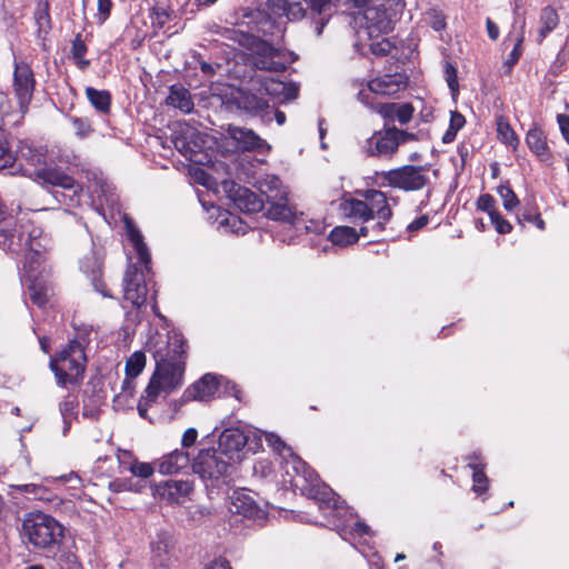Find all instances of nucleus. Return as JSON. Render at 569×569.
Instances as JSON below:
<instances>
[{
    "instance_id": "052dcab7",
    "label": "nucleus",
    "mask_w": 569,
    "mask_h": 569,
    "mask_svg": "<svg viewBox=\"0 0 569 569\" xmlns=\"http://www.w3.org/2000/svg\"><path fill=\"white\" fill-rule=\"evenodd\" d=\"M36 21L39 26V29H42L44 26L50 24V13H49V3L46 2L41 8H39L36 12Z\"/></svg>"
},
{
    "instance_id": "79ce46f5",
    "label": "nucleus",
    "mask_w": 569,
    "mask_h": 569,
    "mask_svg": "<svg viewBox=\"0 0 569 569\" xmlns=\"http://www.w3.org/2000/svg\"><path fill=\"white\" fill-rule=\"evenodd\" d=\"M469 467L472 469V480H473V491L477 493H482L488 488V478L483 472V468L470 462Z\"/></svg>"
},
{
    "instance_id": "338daca9",
    "label": "nucleus",
    "mask_w": 569,
    "mask_h": 569,
    "mask_svg": "<svg viewBox=\"0 0 569 569\" xmlns=\"http://www.w3.org/2000/svg\"><path fill=\"white\" fill-rule=\"evenodd\" d=\"M465 123H466V119L460 112H458V111L451 112L450 123H449L450 129L459 131L465 126Z\"/></svg>"
},
{
    "instance_id": "5701e85b",
    "label": "nucleus",
    "mask_w": 569,
    "mask_h": 569,
    "mask_svg": "<svg viewBox=\"0 0 569 569\" xmlns=\"http://www.w3.org/2000/svg\"><path fill=\"white\" fill-rule=\"evenodd\" d=\"M256 187L259 192L264 196L266 202L271 200H283L287 194V188L282 184V181L272 174L261 177L257 182Z\"/></svg>"
},
{
    "instance_id": "0eeeda50",
    "label": "nucleus",
    "mask_w": 569,
    "mask_h": 569,
    "mask_svg": "<svg viewBox=\"0 0 569 569\" xmlns=\"http://www.w3.org/2000/svg\"><path fill=\"white\" fill-rule=\"evenodd\" d=\"M382 186L405 191H418L430 182L428 170L422 166H403L381 173Z\"/></svg>"
},
{
    "instance_id": "7c9ffc66",
    "label": "nucleus",
    "mask_w": 569,
    "mask_h": 569,
    "mask_svg": "<svg viewBox=\"0 0 569 569\" xmlns=\"http://www.w3.org/2000/svg\"><path fill=\"white\" fill-rule=\"evenodd\" d=\"M170 548V536L167 532L158 533L157 539L151 542L152 559L156 566L166 567L168 565Z\"/></svg>"
},
{
    "instance_id": "603ef678",
    "label": "nucleus",
    "mask_w": 569,
    "mask_h": 569,
    "mask_svg": "<svg viewBox=\"0 0 569 569\" xmlns=\"http://www.w3.org/2000/svg\"><path fill=\"white\" fill-rule=\"evenodd\" d=\"M428 17H429V24L435 31H441L446 28V26H447L446 17L441 11L431 9L428 12Z\"/></svg>"
},
{
    "instance_id": "864d4df0",
    "label": "nucleus",
    "mask_w": 569,
    "mask_h": 569,
    "mask_svg": "<svg viewBox=\"0 0 569 569\" xmlns=\"http://www.w3.org/2000/svg\"><path fill=\"white\" fill-rule=\"evenodd\" d=\"M9 144H0V169L12 167L17 161L16 152L8 148Z\"/></svg>"
},
{
    "instance_id": "2f4dec72",
    "label": "nucleus",
    "mask_w": 569,
    "mask_h": 569,
    "mask_svg": "<svg viewBox=\"0 0 569 569\" xmlns=\"http://www.w3.org/2000/svg\"><path fill=\"white\" fill-rule=\"evenodd\" d=\"M237 103L240 109L250 113H258L269 107L263 97L244 90L239 91Z\"/></svg>"
},
{
    "instance_id": "8fccbe9b",
    "label": "nucleus",
    "mask_w": 569,
    "mask_h": 569,
    "mask_svg": "<svg viewBox=\"0 0 569 569\" xmlns=\"http://www.w3.org/2000/svg\"><path fill=\"white\" fill-rule=\"evenodd\" d=\"M97 7H98V13H97L98 23L102 24L109 19L112 8H113V2H112V0H97Z\"/></svg>"
},
{
    "instance_id": "69168bd1",
    "label": "nucleus",
    "mask_w": 569,
    "mask_h": 569,
    "mask_svg": "<svg viewBox=\"0 0 569 569\" xmlns=\"http://www.w3.org/2000/svg\"><path fill=\"white\" fill-rule=\"evenodd\" d=\"M198 437V431L194 428H189L183 432L181 445L183 448H189L194 445Z\"/></svg>"
},
{
    "instance_id": "3c124183",
    "label": "nucleus",
    "mask_w": 569,
    "mask_h": 569,
    "mask_svg": "<svg viewBox=\"0 0 569 569\" xmlns=\"http://www.w3.org/2000/svg\"><path fill=\"white\" fill-rule=\"evenodd\" d=\"M490 221L495 226V229L500 234L509 233L512 230V226L509 221L502 218V216L497 211L492 212Z\"/></svg>"
},
{
    "instance_id": "c03bdc74",
    "label": "nucleus",
    "mask_w": 569,
    "mask_h": 569,
    "mask_svg": "<svg viewBox=\"0 0 569 569\" xmlns=\"http://www.w3.org/2000/svg\"><path fill=\"white\" fill-rule=\"evenodd\" d=\"M497 192L502 199L503 208L506 210L511 211L519 204L518 197L509 186H499L497 188Z\"/></svg>"
},
{
    "instance_id": "c85d7f7f",
    "label": "nucleus",
    "mask_w": 569,
    "mask_h": 569,
    "mask_svg": "<svg viewBox=\"0 0 569 569\" xmlns=\"http://www.w3.org/2000/svg\"><path fill=\"white\" fill-rule=\"evenodd\" d=\"M126 228L127 234L137 251L139 261L144 266L146 271L149 272L151 258L148 248L143 242L142 234L137 228H134V226L130 221L126 222Z\"/></svg>"
},
{
    "instance_id": "4d7b16f0",
    "label": "nucleus",
    "mask_w": 569,
    "mask_h": 569,
    "mask_svg": "<svg viewBox=\"0 0 569 569\" xmlns=\"http://www.w3.org/2000/svg\"><path fill=\"white\" fill-rule=\"evenodd\" d=\"M266 441L277 452L282 453L284 450L291 451L289 447L281 440V438L272 432H264Z\"/></svg>"
},
{
    "instance_id": "bb28decb",
    "label": "nucleus",
    "mask_w": 569,
    "mask_h": 569,
    "mask_svg": "<svg viewBox=\"0 0 569 569\" xmlns=\"http://www.w3.org/2000/svg\"><path fill=\"white\" fill-rule=\"evenodd\" d=\"M560 18L557 10L552 6H546L540 11L537 42L540 44L559 24Z\"/></svg>"
},
{
    "instance_id": "e2e57ef3",
    "label": "nucleus",
    "mask_w": 569,
    "mask_h": 569,
    "mask_svg": "<svg viewBox=\"0 0 569 569\" xmlns=\"http://www.w3.org/2000/svg\"><path fill=\"white\" fill-rule=\"evenodd\" d=\"M73 127L78 137L81 139L86 138L92 131V128L88 122L78 118L73 120Z\"/></svg>"
},
{
    "instance_id": "5fc2aeb1",
    "label": "nucleus",
    "mask_w": 569,
    "mask_h": 569,
    "mask_svg": "<svg viewBox=\"0 0 569 569\" xmlns=\"http://www.w3.org/2000/svg\"><path fill=\"white\" fill-rule=\"evenodd\" d=\"M495 203H496L495 198L489 193H485L478 198L477 209L480 211L487 212L489 214V217H491L492 212H497V210L495 208Z\"/></svg>"
},
{
    "instance_id": "a211bd4d",
    "label": "nucleus",
    "mask_w": 569,
    "mask_h": 569,
    "mask_svg": "<svg viewBox=\"0 0 569 569\" xmlns=\"http://www.w3.org/2000/svg\"><path fill=\"white\" fill-rule=\"evenodd\" d=\"M36 177L43 186L50 184L53 187H61L66 190H71L73 196H79L81 192V187L76 182V180L59 171L57 169L51 168H42L36 171Z\"/></svg>"
},
{
    "instance_id": "cd10ccee",
    "label": "nucleus",
    "mask_w": 569,
    "mask_h": 569,
    "mask_svg": "<svg viewBox=\"0 0 569 569\" xmlns=\"http://www.w3.org/2000/svg\"><path fill=\"white\" fill-rule=\"evenodd\" d=\"M196 401H204L214 395L218 389L217 377L212 373H206L199 380L190 385Z\"/></svg>"
},
{
    "instance_id": "f8f14e48",
    "label": "nucleus",
    "mask_w": 569,
    "mask_h": 569,
    "mask_svg": "<svg viewBox=\"0 0 569 569\" xmlns=\"http://www.w3.org/2000/svg\"><path fill=\"white\" fill-rule=\"evenodd\" d=\"M365 26L370 38L387 34L392 31V14L390 6L382 0H376L363 11Z\"/></svg>"
},
{
    "instance_id": "412c9836",
    "label": "nucleus",
    "mask_w": 569,
    "mask_h": 569,
    "mask_svg": "<svg viewBox=\"0 0 569 569\" xmlns=\"http://www.w3.org/2000/svg\"><path fill=\"white\" fill-rule=\"evenodd\" d=\"M166 104L187 114L191 113L194 109L190 91L181 83H173L169 87V94L166 98Z\"/></svg>"
},
{
    "instance_id": "774afa93",
    "label": "nucleus",
    "mask_w": 569,
    "mask_h": 569,
    "mask_svg": "<svg viewBox=\"0 0 569 569\" xmlns=\"http://www.w3.org/2000/svg\"><path fill=\"white\" fill-rule=\"evenodd\" d=\"M557 121L560 128V131L563 136L566 142H569V116L568 114H558Z\"/></svg>"
},
{
    "instance_id": "f03ea898",
    "label": "nucleus",
    "mask_w": 569,
    "mask_h": 569,
    "mask_svg": "<svg viewBox=\"0 0 569 569\" xmlns=\"http://www.w3.org/2000/svg\"><path fill=\"white\" fill-rule=\"evenodd\" d=\"M375 1L347 0V3L356 9H366ZM340 2L341 0H267V6L274 16H284L289 21H309L316 34L321 36Z\"/></svg>"
},
{
    "instance_id": "49530a36",
    "label": "nucleus",
    "mask_w": 569,
    "mask_h": 569,
    "mask_svg": "<svg viewBox=\"0 0 569 569\" xmlns=\"http://www.w3.org/2000/svg\"><path fill=\"white\" fill-rule=\"evenodd\" d=\"M178 127V132L182 134V139L176 137L172 139V142H198L200 132L196 128L189 126L186 122L179 123Z\"/></svg>"
},
{
    "instance_id": "1a4fd4ad",
    "label": "nucleus",
    "mask_w": 569,
    "mask_h": 569,
    "mask_svg": "<svg viewBox=\"0 0 569 569\" xmlns=\"http://www.w3.org/2000/svg\"><path fill=\"white\" fill-rule=\"evenodd\" d=\"M233 462L216 448L202 449L194 458L192 469L202 479L218 480L229 473Z\"/></svg>"
},
{
    "instance_id": "37998d69",
    "label": "nucleus",
    "mask_w": 569,
    "mask_h": 569,
    "mask_svg": "<svg viewBox=\"0 0 569 569\" xmlns=\"http://www.w3.org/2000/svg\"><path fill=\"white\" fill-rule=\"evenodd\" d=\"M219 224L220 227L229 229L231 232L238 234H244L248 230V226L234 214H228L226 218L220 219Z\"/></svg>"
},
{
    "instance_id": "6e6552de",
    "label": "nucleus",
    "mask_w": 569,
    "mask_h": 569,
    "mask_svg": "<svg viewBox=\"0 0 569 569\" xmlns=\"http://www.w3.org/2000/svg\"><path fill=\"white\" fill-rule=\"evenodd\" d=\"M293 463L297 471V477L292 479L293 485L301 487L303 493L320 502L321 506L329 507L333 502V507H336L332 490L328 486L318 482V476L307 468L306 462L298 457H293Z\"/></svg>"
},
{
    "instance_id": "6e6d98bb",
    "label": "nucleus",
    "mask_w": 569,
    "mask_h": 569,
    "mask_svg": "<svg viewBox=\"0 0 569 569\" xmlns=\"http://www.w3.org/2000/svg\"><path fill=\"white\" fill-rule=\"evenodd\" d=\"M530 151L541 161L547 164L551 162L552 154L548 144H528Z\"/></svg>"
},
{
    "instance_id": "4468645a",
    "label": "nucleus",
    "mask_w": 569,
    "mask_h": 569,
    "mask_svg": "<svg viewBox=\"0 0 569 569\" xmlns=\"http://www.w3.org/2000/svg\"><path fill=\"white\" fill-rule=\"evenodd\" d=\"M282 58V50L264 40H258L252 54V64L258 70L279 73L287 69V62Z\"/></svg>"
},
{
    "instance_id": "f3484780",
    "label": "nucleus",
    "mask_w": 569,
    "mask_h": 569,
    "mask_svg": "<svg viewBox=\"0 0 569 569\" xmlns=\"http://www.w3.org/2000/svg\"><path fill=\"white\" fill-rule=\"evenodd\" d=\"M368 90L371 93L391 97L407 87V78L402 74H385L368 81Z\"/></svg>"
},
{
    "instance_id": "de8ad7c7",
    "label": "nucleus",
    "mask_w": 569,
    "mask_h": 569,
    "mask_svg": "<svg viewBox=\"0 0 569 569\" xmlns=\"http://www.w3.org/2000/svg\"><path fill=\"white\" fill-rule=\"evenodd\" d=\"M393 48L395 44L387 38H382L369 44L370 52L376 57H386Z\"/></svg>"
},
{
    "instance_id": "09e8293b",
    "label": "nucleus",
    "mask_w": 569,
    "mask_h": 569,
    "mask_svg": "<svg viewBox=\"0 0 569 569\" xmlns=\"http://www.w3.org/2000/svg\"><path fill=\"white\" fill-rule=\"evenodd\" d=\"M192 389L189 386L181 395L180 398L171 400L169 403L170 409L176 413L178 412L186 403L190 401H196V398L192 393Z\"/></svg>"
},
{
    "instance_id": "58836bf2",
    "label": "nucleus",
    "mask_w": 569,
    "mask_h": 569,
    "mask_svg": "<svg viewBox=\"0 0 569 569\" xmlns=\"http://www.w3.org/2000/svg\"><path fill=\"white\" fill-rule=\"evenodd\" d=\"M496 124L497 138L500 142H518L517 134L515 133L513 129L509 123V120L506 117H497Z\"/></svg>"
},
{
    "instance_id": "7ed1b4c3",
    "label": "nucleus",
    "mask_w": 569,
    "mask_h": 569,
    "mask_svg": "<svg viewBox=\"0 0 569 569\" xmlns=\"http://www.w3.org/2000/svg\"><path fill=\"white\" fill-rule=\"evenodd\" d=\"M358 100L385 120L383 130L375 132L368 142H406L417 139L416 134L392 124L395 121L407 124L412 120L415 107L410 102H375L363 90L358 92Z\"/></svg>"
},
{
    "instance_id": "aec40b11",
    "label": "nucleus",
    "mask_w": 569,
    "mask_h": 569,
    "mask_svg": "<svg viewBox=\"0 0 569 569\" xmlns=\"http://www.w3.org/2000/svg\"><path fill=\"white\" fill-rule=\"evenodd\" d=\"M362 197L366 199V202L369 204L370 210V220L375 217L378 220L389 221L392 217V210L388 204V200L386 194L376 189H369L363 191Z\"/></svg>"
},
{
    "instance_id": "bf43d9fd",
    "label": "nucleus",
    "mask_w": 569,
    "mask_h": 569,
    "mask_svg": "<svg viewBox=\"0 0 569 569\" xmlns=\"http://www.w3.org/2000/svg\"><path fill=\"white\" fill-rule=\"evenodd\" d=\"M130 470L132 475L140 477L142 479H147L153 473V468L151 467V465L146 462L133 463Z\"/></svg>"
},
{
    "instance_id": "6ab92c4d",
    "label": "nucleus",
    "mask_w": 569,
    "mask_h": 569,
    "mask_svg": "<svg viewBox=\"0 0 569 569\" xmlns=\"http://www.w3.org/2000/svg\"><path fill=\"white\" fill-rule=\"evenodd\" d=\"M229 511L233 515H240L248 519H258L263 517V510L258 506L254 499L246 492H234L232 495Z\"/></svg>"
},
{
    "instance_id": "39448f33",
    "label": "nucleus",
    "mask_w": 569,
    "mask_h": 569,
    "mask_svg": "<svg viewBox=\"0 0 569 569\" xmlns=\"http://www.w3.org/2000/svg\"><path fill=\"white\" fill-rule=\"evenodd\" d=\"M63 526L52 516L32 511L22 520L21 535L36 550L52 551L63 539Z\"/></svg>"
},
{
    "instance_id": "20e7f679",
    "label": "nucleus",
    "mask_w": 569,
    "mask_h": 569,
    "mask_svg": "<svg viewBox=\"0 0 569 569\" xmlns=\"http://www.w3.org/2000/svg\"><path fill=\"white\" fill-rule=\"evenodd\" d=\"M88 359L86 347L78 339L70 340L61 350L50 357L49 369L60 388L80 387L84 379Z\"/></svg>"
},
{
    "instance_id": "ea45409f",
    "label": "nucleus",
    "mask_w": 569,
    "mask_h": 569,
    "mask_svg": "<svg viewBox=\"0 0 569 569\" xmlns=\"http://www.w3.org/2000/svg\"><path fill=\"white\" fill-rule=\"evenodd\" d=\"M228 132L233 142H266L250 129L230 126Z\"/></svg>"
},
{
    "instance_id": "e433bc0d",
    "label": "nucleus",
    "mask_w": 569,
    "mask_h": 569,
    "mask_svg": "<svg viewBox=\"0 0 569 569\" xmlns=\"http://www.w3.org/2000/svg\"><path fill=\"white\" fill-rule=\"evenodd\" d=\"M21 158L32 166H40L46 162V144H22Z\"/></svg>"
},
{
    "instance_id": "0e129e2a",
    "label": "nucleus",
    "mask_w": 569,
    "mask_h": 569,
    "mask_svg": "<svg viewBox=\"0 0 569 569\" xmlns=\"http://www.w3.org/2000/svg\"><path fill=\"white\" fill-rule=\"evenodd\" d=\"M109 488L113 492H122L131 490V480L129 479H114L109 483Z\"/></svg>"
},
{
    "instance_id": "680f3d73",
    "label": "nucleus",
    "mask_w": 569,
    "mask_h": 569,
    "mask_svg": "<svg viewBox=\"0 0 569 569\" xmlns=\"http://www.w3.org/2000/svg\"><path fill=\"white\" fill-rule=\"evenodd\" d=\"M34 499L41 500V501H48L51 502L54 500L56 496L52 491H50L47 487L43 485H38L37 490L34 491Z\"/></svg>"
},
{
    "instance_id": "a18cd8bd",
    "label": "nucleus",
    "mask_w": 569,
    "mask_h": 569,
    "mask_svg": "<svg viewBox=\"0 0 569 569\" xmlns=\"http://www.w3.org/2000/svg\"><path fill=\"white\" fill-rule=\"evenodd\" d=\"M445 79L447 81V84L451 91V93L455 96L459 92V82H458V71L456 66L450 62L446 61L445 63Z\"/></svg>"
},
{
    "instance_id": "9b49d317",
    "label": "nucleus",
    "mask_w": 569,
    "mask_h": 569,
    "mask_svg": "<svg viewBox=\"0 0 569 569\" xmlns=\"http://www.w3.org/2000/svg\"><path fill=\"white\" fill-rule=\"evenodd\" d=\"M123 301L134 309H140L146 305L148 287L143 270H139L136 264L128 267L123 278Z\"/></svg>"
},
{
    "instance_id": "c9c22d12",
    "label": "nucleus",
    "mask_w": 569,
    "mask_h": 569,
    "mask_svg": "<svg viewBox=\"0 0 569 569\" xmlns=\"http://www.w3.org/2000/svg\"><path fill=\"white\" fill-rule=\"evenodd\" d=\"M329 239L333 244L345 247L357 242L358 234L351 227L339 226L331 230Z\"/></svg>"
},
{
    "instance_id": "72a5a7b5",
    "label": "nucleus",
    "mask_w": 569,
    "mask_h": 569,
    "mask_svg": "<svg viewBox=\"0 0 569 569\" xmlns=\"http://www.w3.org/2000/svg\"><path fill=\"white\" fill-rule=\"evenodd\" d=\"M87 52L88 46L84 43L82 34L77 33L71 41L70 53L76 67L81 71H86L91 63L89 59H86Z\"/></svg>"
},
{
    "instance_id": "393cba45",
    "label": "nucleus",
    "mask_w": 569,
    "mask_h": 569,
    "mask_svg": "<svg viewBox=\"0 0 569 569\" xmlns=\"http://www.w3.org/2000/svg\"><path fill=\"white\" fill-rule=\"evenodd\" d=\"M193 489L189 481L184 480H168L163 486L158 488V492L162 499L168 502L179 503L180 500L187 497Z\"/></svg>"
},
{
    "instance_id": "9d476101",
    "label": "nucleus",
    "mask_w": 569,
    "mask_h": 569,
    "mask_svg": "<svg viewBox=\"0 0 569 569\" xmlns=\"http://www.w3.org/2000/svg\"><path fill=\"white\" fill-rule=\"evenodd\" d=\"M37 80L31 66L26 61H16L12 78V89L19 109L26 113L36 91Z\"/></svg>"
},
{
    "instance_id": "4c0bfd02",
    "label": "nucleus",
    "mask_w": 569,
    "mask_h": 569,
    "mask_svg": "<svg viewBox=\"0 0 569 569\" xmlns=\"http://www.w3.org/2000/svg\"><path fill=\"white\" fill-rule=\"evenodd\" d=\"M173 10L170 7H164L161 4H154L150 8V20L151 27L154 30H161L167 22L170 20Z\"/></svg>"
},
{
    "instance_id": "ddd939ff",
    "label": "nucleus",
    "mask_w": 569,
    "mask_h": 569,
    "mask_svg": "<svg viewBox=\"0 0 569 569\" xmlns=\"http://www.w3.org/2000/svg\"><path fill=\"white\" fill-rule=\"evenodd\" d=\"M221 189L227 198L244 213L259 212L263 208L264 201L259 196L233 180H223L221 182Z\"/></svg>"
},
{
    "instance_id": "dca6fc26",
    "label": "nucleus",
    "mask_w": 569,
    "mask_h": 569,
    "mask_svg": "<svg viewBox=\"0 0 569 569\" xmlns=\"http://www.w3.org/2000/svg\"><path fill=\"white\" fill-rule=\"evenodd\" d=\"M269 208L267 210V217L274 221L298 227L300 222H303V212L298 211L297 207L289 201L288 193L283 200H271L268 202Z\"/></svg>"
},
{
    "instance_id": "a878e982",
    "label": "nucleus",
    "mask_w": 569,
    "mask_h": 569,
    "mask_svg": "<svg viewBox=\"0 0 569 569\" xmlns=\"http://www.w3.org/2000/svg\"><path fill=\"white\" fill-rule=\"evenodd\" d=\"M84 93L89 103L97 112L103 116L110 113L112 106V94L109 90H99L93 87H87L84 89Z\"/></svg>"
},
{
    "instance_id": "b1692460",
    "label": "nucleus",
    "mask_w": 569,
    "mask_h": 569,
    "mask_svg": "<svg viewBox=\"0 0 569 569\" xmlns=\"http://www.w3.org/2000/svg\"><path fill=\"white\" fill-rule=\"evenodd\" d=\"M190 466V456L184 450L176 449L163 456L159 463V472L163 475L178 473Z\"/></svg>"
},
{
    "instance_id": "473e14b6",
    "label": "nucleus",
    "mask_w": 569,
    "mask_h": 569,
    "mask_svg": "<svg viewBox=\"0 0 569 569\" xmlns=\"http://www.w3.org/2000/svg\"><path fill=\"white\" fill-rule=\"evenodd\" d=\"M203 144H180L179 152L190 162L201 166H211L212 157L202 150Z\"/></svg>"
},
{
    "instance_id": "a19ab883",
    "label": "nucleus",
    "mask_w": 569,
    "mask_h": 569,
    "mask_svg": "<svg viewBox=\"0 0 569 569\" xmlns=\"http://www.w3.org/2000/svg\"><path fill=\"white\" fill-rule=\"evenodd\" d=\"M399 144H369L366 152L369 157L390 159L398 150Z\"/></svg>"
},
{
    "instance_id": "f257e3e1",
    "label": "nucleus",
    "mask_w": 569,
    "mask_h": 569,
    "mask_svg": "<svg viewBox=\"0 0 569 569\" xmlns=\"http://www.w3.org/2000/svg\"><path fill=\"white\" fill-rule=\"evenodd\" d=\"M187 343L182 333L170 331L167 340V351L161 348L153 351L156 369L147 387L141 393L137 410L142 419L150 422L148 410L158 402L161 396L167 397L180 389L184 383Z\"/></svg>"
},
{
    "instance_id": "2eb2a0df",
    "label": "nucleus",
    "mask_w": 569,
    "mask_h": 569,
    "mask_svg": "<svg viewBox=\"0 0 569 569\" xmlns=\"http://www.w3.org/2000/svg\"><path fill=\"white\" fill-rule=\"evenodd\" d=\"M247 443V436L238 428L224 429L218 439V447L216 448L219 453L227 458H231V462L240 459V452Z\"/></svg>"
},
{
    "instance_id": "f704fd0d",
    "label": "nucleus",
    "mask_w": 569,
    "mask_h": 569,
    "mask_svg": "<svg viewBox=\"0 0 569 569\" xmlns=\"http://www.w3.org/2000/svg\"><path fill=\"white\" fill-rule=\"evenodd\" d=\"M49 286L46 281L33 279L28 286L30 300L38 307H44L49 298Z\"/></svg>"
},
{
    "instance_id": "13d9d810",
    "label": "nucleus",
    "mask_w": 569,
    "mask_h": 569,
    "mask_svg": "<svg viewBox=\"0 0 569 569\" xmlns=\"http://www.w3.org/2000/svg\"><path fill=\"white\" fill-rule=\"evenodd\" d=\"M522 42H523V33L517 39L516 44L513 46L509 57L507 58L506 64L509 68H512L520 59L522 54Z\"/></svg>"
},
{
    "instance_id": "423d86ee",
    "label": "nucleus",
    "mask_w": 569,
    "mask_h": 569,
    "mask_svg": "<svg viewBox=\"0 0 569 569\" xmlns=\"http://www.w3.org/2000/svg\"><path fill=\"white\" fill-rule=\"evenodd\" d=\"M17 231V221L12 216H0V246L11 252L21 250L40 253V243L37 240L40 231L29 224H22Z\"/></svg>"
},
{
    "instance_id": "c756f323",
    "label": "nucleus",
    "mask_w": 569,
    "mask_h": 569,
    "mask_svg": "<svg viewBox=\"0 0 569 569\" xmlns=\"http://www.w3.org/2000/svg\"><path fill=\"white\" fill-rule=\"evenodd\" d=\"M146 367V355L142 351L133 352L126 361V375L122 390L132 389V380L137 378Z\"/></svg>"
},
{
    "instance_id": "4be33fe9",
    "label": "nucleus",
    "mask_w": 569,
    "mask_h": 569,
    "mask_svg": "<svg viewBox=\"0 0 569 569\" xmlns=\"http://www.w3.org/2000/svg\"><path fill=\"white\" fill-rule=\"evenodd\" d=\"M341 214L352 221L367 222L370 220L369 204L366 199L358 200L355 198L343 199L339 203Z\"/></svg>"
}]
</instances>
